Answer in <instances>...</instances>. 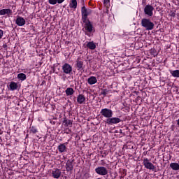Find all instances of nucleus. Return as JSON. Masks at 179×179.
I'll return each instance as SVG.
<instances>
[{"label":"nucleus","mask_w":179,"mask_h":179,"mask_svg":"<svg viewBox=\"0 0 179 179\" xmlns=\"http://www.w3.org/2000/svg\"><path fill=\"white\" fill-rule=\"evenodd\" d=\"M93 10L90 8H86V6H83L81 8V16H82V21L83 23H86L87 20H89L88 16L92 15Z\"/></svg>","instance_id":"f257e3e1"},{"label":"nucleus","mask_w":179,"mask_h":179,"mask_svg":"<svg viewBox=\"0 0 179 179\" xmlns=\"http://www.w3.org/2000/svg\"><path fill=\"white\" fill-rule=\"evenodd\" d=\"M141 26L148 31L155 29V24L149 18H143L141 20Z\"/></svg>","instance_id":"f03ea898"},{"label":"nucleus","mask_w":179,"mask_h":179,"mask_svg":"<svg viewBox=\"0 0 179 179\" xmlns=\"http://www.w3.org/2000/svg\"><path fill=\"white\" fill-rule=\"evenodd\" d=\"M153 10H155V8L150 4L146 5L144 8V13L148 16V17H152V16H153Z\"/></svg>","instance_id":"7ed1b4c3"},{"label":"nucleus","mask_w":179,"mask_h":179,"mask_svg":"<svg viewBox=\"0 0 179 179\" xmlns=\"http://www.w3.org/2000/svg\"><path fill=\"white\" fill-rule=\"evenodd\" d=\"M143 164L145 168L148 170H152V171H155V170H156V166L153 165L152 162H149V159L148 158L144 159Z\"/></svg>","instance_id":"20e7f679"},{"label":"nucleus","mask_w":179,"mask_h":179,"mask_svg":"<svg viewBox=\"0 0 179 179\" xmlns=\"http://www.w3.org/2000/svg\"><path fill=\"white\" fill-rule=\"evenodd\" d=\"M101 114L103 115V117H105V118H111L113 117V110L111 109L108 108H103L101 110Z\"/></svg>","instance_id":"39448f33"},{"label":"nucleus","mask_w":179,"mask_h":179,"mask_svg":"<svg viewBox=\"0 0 179 179\" xmlns=\"http://www.w3.org/2000/svg\"><path fill=\"white\" fill-rule=\"evenodd\" d=\"M122 120L118 117H110L106 119V124L107 125H115L116 124H120Z\"/></svg>","instance_id":"423d86ee"},{"label":"nucleus","mask_w":179,"mask_h":179,"mask_svg":"<svg viewBox=\"0 0 179 179\" xmlns=\"http://www.w3.org/2000/svg\"><path fill=\"white\" fill-rule=\"evenodd\" d=\"M95 172L99 176H107L108 174V171L107 170V168L104 166H98L95 169Z\"/></svg>","instance_id":"0eeeda50"},{"label":"nucleus","mask_w":179,"mask_h":179,"mask_svg":"<svg viewBox=\"0 0 179 179\" xmlns=\"http://www.w3.org/2000/svg\"><path fill=\"white\" fill-rule=\"evenodd\" d=\"M73 162H75V159H69L66 162V171L68 173L73 171Z\"/></svg>","instance_id":"6e6552de"},{"label":"nucleus","mask_w":179,"mask_h":179,"mask_svg":"<svg viewBox=\"0 0 179 179\" xmlns=\"http://www.w3.org/2000/svg\"><path fill=\"white\" fill-rule=\"evenodd\" d=\"M62 71L64 73H66V75H69L72 73V66L68 63H65L62 66Z\"/></svg>","instance_id":"1a4fd4ad"},{"label":"nucleus","mask_w":179,"mask_h":179,"mask_svg":"<svg viewBox=\"0 0 179 179\" xmlns=\"http://www.w3.org/2000/svg\"><path fill=\"white\" fill-rule=\"evenodd\" d=\"M61 174H62V172H61V170L59 169H54L52 171V177H53V178H59Z\"/></svg>","instance_id":"9d476101"},{"label":"nucleus","mask_w":179,"mask_h":179,"mask_svg":"<svg viewBox=\"0 0 179 179\" xmlns=\"http://www.w3.org/2000/svg\"><path fill=\"white\" fill-rule=\"evenodd\" d=\"M85 26V30H87L89 33H92L93 31V24L90 20H87L85 22H83Z\"/></svg>","instance_id":"9b49d317"},{"label":"nucleus","mask_w":179,"mask_h":179,"mask_svg":"<svg viewBox=\"0 0 179 179\" xmlns=\"http://www.w3.org/2000/svg\"><path fill=\"white\" fill-rule=\"evenodd\" d=\"M15 24L17 26H24V24H26V20L23 17H17L15 20Z\"/></svg>","instance_id":"f8f14e48"},{"label":"nucleus","mask_w":179,"mask_h":179,"mask_svg":"<svg viewBox=\"0 0 179 179\" xmlns=\"http://www.w3.org/2000/svg\"><path fill=\"white\" fill-rule=\"evenodd\" d=\"M76 68L78 71H83L84 67H83V62L80 61V59H77L76 63Z\"/></svg>","instance_id":"ddd939ff"},{"label":"nucleus","mask_w":179,"mask_h":179,"mask_svg":"<svg viewBox=\"0 0 179 179\" xmlns=\"http://www.w3.org/2000/svg\"><path fill=\"white\" fill-rule=\"evenodd\" d=\"M66 145H68V143H62L58 145L57 149L60 153H64V152H66Z\"/></svg>","instance_id":"4468645a"},{"label":"nucleus","mask_w":179,"mask_h":179,"mask_svg":"<svg viewBox=\"0 0 179 179\" xmlns=\"http://www.w3.org/2000/svg\"><path fill=\"white\" fill-rule=\"evenodd\" d=\"M77 101L78 104H85V101H86V97L83 94H79L77 97Z\"/></svg>","instance_id":"2eb2a0df"},{"label":"nucleus","mask_w":179,"mask_h":179,"mask_svg":"<svg viewBox=\"0 0 179 179\" xmlns=\"http://www.w3.org/2000/svg\"><path fill=\"white\" fill-rule=\"evenodd\" d=\"M89 85H94L97 83V78L94 76H92L87 79Z\"/></svg>","instance_id":"dca6fc26"},{"label":"nucleus","mask_w":179,"mask_h":179,"mask_svg":"<svg viewBox=\"0 0 179 179\" xmlns=\"http://www.w3.org/2000/svg\"><path fill=\"white\" fill-rule=\"evenodd\" d=\"M63 123L65 127H72L73 122L71 120L66 119V117L64 118Z\"/></svg>","instance_id":"f3484780"},{"label":"nucleus","mask_w":179,"mask_h":179,"mask_svg":"<svg viewBox=\"0 0 179 179\" xmlns=\"http://www.w3.org/2000/svg\"><path fill=\"white\" fill-rule=\"evenodd\" d=\"M12 13V10L10 9H2L0 10V15H11Z\"/></svg>","instance_id":"a211bd4d"},{"label":"nucleus","mask_w":179,"mask_h":179,"mask_svg":"<svg viewBox=\"0 0 179 179\" xmlns=\"http://www.w3.org/2000/svg\"><path fill=\"white\" fill-rule=\"evenodd\" d=\"M65 92H66V96H72V94H73V93H75V91L73 90V88H72V87H68Z\"/></svg>","instance_id":"6ab92c4d"},{"label":"nucleus","mask_w":179,"mask_h":179,"mask_svg":"<svg viewBox=\"0 0 179 179\" xmlns=\"http://www.w3.org/2000/svg\"><path fill=\"white\" fill-rule=\"evenodd\" d=\"M87 48H90V50H95L96 49V44L94 42H88L87 43Z\"/></svg>","instance_id":"aec40b11"},{"label":"nucleus","mask_w":179,"mask_h":179,"mask_svg":"<svg viewBox=\"0 0 179 179\" xmlns=\"http://www.w3.org/2000/svg\"><path fill=\"white\" fill-rule=\"evenodd\" d=\"M170 73L173 78H179V70H171Z\"/></svg>","instance_id":"412c9836"},{"label":"nucleus","mask_w":179,"mask_h":179,"mask_svg":"<svg viewBox=\"0 0 179 179\" xmlns=\"http://www.w3.org/2000/svg\"><path fill=\"white\" fill-rule=\"evenodd\" d=\"M17 83L15 82H11L9 85L10 89L13 91L17 90Z\"/></svg>","instance_id":"4be33fe9"},{"label":"nucleus","mask_w":179,"mask_h":179,"mask_svg":"<svg viewBox=\"0 0 179 179\" xmlns=\"http://www.w3.org/2000/svg\"><path fill=\"white\" fill-rule=\"evenodd\" d=\"M170 167H171L172 170H175V171L179 170V164L176 162L171 163Z\"/></svg>","instance_id":"5701e85b"},{"label":"nucleus","mask_w":179,"mask_h":179,"mask_svg":"<svg viewBox=\"0 0 179 179\" xmlns=\"http://www.w3.org/2000/svg\"><path fill=\"white\" fill-rule=\"evenodd\" d=\"M70 7L73 8V9H76V8H78V1L76 0H71Z\"/></svg>","instance_id":"b1692460"},{"label":"nucleus","mask_w":179,"mask_h":179,"mask_svg":"<svg viewBox=\"0 0 179 179\" xmlns=\"http://www.w3.org/2000/svg\"><path fill=\"white\" fill-rule=\"evenodd\" d=\"M17 78L18 79H20V80H26L27 77H26V74L23 73H20L17 75Z\"/></svg>","instance_id":"393cba45"},{"label":"nucleus","mask_w":179,"mask_h":179,"mask_svg":"<svg viewBox=\"0 0 179 179\" xmlns=\"http://www.w3.org/2000/svg\"><path fill=\"white\" fill-rule=\"evenodd\" d=\"M30 134H37V132H38V131L37 130V129H36V127H31V129L29 130Z\"/></svg>","instance_id":"a878e982"},{"label":"nucleus","mask_w":179,"mask_h":179,"mask_svg":"<svg viewBox=\"0 0 179 179\" xmlns=\"http://www.w3.org/2000/svg\"><path fill=\"white\" fill-rule=\"evenodd\" d=\"M107 93H108V90L107 89H103L102 90L101 94H102L103 96H107Z\"/></svg>","instance_id":"bb28decb"},{"label":"nucleus","mask_w":179,"mask_h":179,"mask_svg":"<svg viewBox=\"0 0 179 179\" xmlns=\"http://www.w3.org/2000/svg\"><path fill=\"white\" fill-rule=\"evenodd\" d=\"M48 2L50 5H57L58 3L57 0H49Z\"/></svg>","instance_id":"cd10ccee"},{"label":"nucleus","mask_w":179,"mask_h":179,"mask_svg":"<svg viewBox=\"0 0 179 179\" xmlns=\"http://www.w3.org/2000/svg\"><path fill=\"white\" fill-rule=\"evenodd\" d=\"M150 52L152 54V55H154V57H156L157 54H156V50L155 49H151Z\"/></svg>","instance_id":"c85d7f7f"},{"label":"nucleus","mask_w":179,"mask_h":179,"mask_svg":"<svg viewBox=\"0 0 179 179\" xmlns=\"http://www.w3.org/2000/svg\"><path fill=\"white\" fill-rule=\"evenodd\" d=\"M170 16L172 17H176V11H171Z\"/></svg>","instance_id":"c756f323"},{"label":"nucleus","mask_w":179,"mask_h":179,"mask_svg":"<svg viewBox=\"0 0 179 179\" xmlns=\"http://www.w3.org/2000/svg\"><path fill=\"white\" fill-rule=\"evenodd\" d=\"M101 155H101V157H106V156H107V152H101Z\"/></svg>","instance_id":"7c9ffc66"},{"label":"nucleus","mask_w":179,"mask_h":179,"mask_svg":"<svg viewBox=\"0 0 179 179\" xmlns=\"http://www.w3.org/2000/svg\"><path fill=\"white\" fill-rule=\"evenodd\" d=\"M109 2H110V0H103L104 5H108Z\"/></svg>","instance_id":"2f4dec72"},{"label":"nucleus","mask_w":179,"mask_h":179,"mask_svg":"<svg viewBox=\"0 0 179 179\" xmlns=\"http://www.w3.org/2000/svg\"><path fill=\"white\" fill-rule=\"evenodd\" d=\"M3 36V31L0 29V38H2Z\"/></svg>","instance_id":"473e14b6"},{"label":"nucleus","mask_w":179,"mask_h":179,"mask_svg":"<svg viewBox=\"0 0 179 179\" xmlns=\"http://www.w3.org/2000/svg\"><path fill=\"white\" fill-rule=\"evenodd\" d=\"M65 0H57V3H62Z\"/></svg>","instance_id":"72a5a7b5"},{"label":"nucleus","mask_w":179,"mask_h":179,"mask_svg":"<svg viewBox=\"0 0 179 179\" xmlns=\"http://www.w3.org/2000/svg\"><path fill=\"white\" fill-rule=\"evenodd\" d=\"M45 84V80H43L42 83H41V86H43V85Z\"/></svg>","instance_id":"f704fd0d"},{"label":"nucleus","mask_w":179,"mask_h":179,"mask_svg":"<svg viewBox=\"0 0 179 179\" xmlns=\"http://www.w3.org/2000/svg\"><path fill=\"white\" fill-rule=\"evenodd\" d=\"M2 134H3V131H2L1 129H0V135H2Z\"/></svg>","instance_id":"c9c22d12"},{"label":"nucleus","mask_w":179,"mask_h":179,"mask_svg":"<svg viewBox=\"0 0 179 179\" xmlns=\"http://www.w3.org/2000/svg\"><path fill=\"white\" fill-rule=\"evenodd\" d=\"M32 27V30H33V31H34L36 29H35V28H34V26H32L31 27Z\"/></svg>","instance_id":"e433bc0d"},{"label":"nucleus","mask_w":179,"mask_h":179,"mask_svg":"<svg viewBox=\"0 0 179 179\" xmlns=\"http://www.w3.org/2000/svg\"><path fill=\"white\" fill-rule=\"evenodd\" d=\"M176 93H178V88H176Z\"/></svg>","instance_id":"4c0bfd02"},{"label":"nucleus","mask_w":179,"mask_h":179,"mask_svg":"<svg viewBox=\"0 0 179 179\" xmlns=\"http://www.w3.org/2000/svg\"><path fill=\"white\" fill-rule=\"evenodd\" d=\"M120 134H122V130L120 129Z\"/></svg>","instance_id":"58836bf2"},{"label":"nucleus","mask_w":179,"mask_h":179,"mask_svg":"<svg viewBox=\"0 0 179 179\" xmlns=\"http://www.w3.org/2000/svg\"><path fill=\"white\" fill-rule=\"evenodd\" d=\"M98 179H101V178H98Z\"/></svg>","instance_id":"ea45409f"},{"label":"nucleus","mask_w":179,"mask_h":179,"mask_svg":"<svg viewBox=\"0 0 179 179\" xmlns=\"http://www.w3.org/2000/svg\"><path fill=\"white\" fill-rule=\"evenodd\" d=\"M178 2H179V0H178Z\"/></svg>","instance_id":"a19ab883"}]
</instances>
